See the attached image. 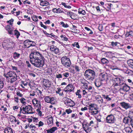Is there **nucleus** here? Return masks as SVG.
Listing matches in <instances>:
<instances>
[{
    "instance_id": "18",
    "label": "nucleus",
    "mask_w": 133,
    "mask_h": 133,
    "mask_svg": "<svg viewBox=\"0 0 133 133\" xmlns=\"http://www.w3.org/2000/svg\"><path fill=\"white\" fill-rule=\"evenodd\" d=\"M120 105L122 108L127 110L131 108V105L129 103L123 102L120 103Z\"/></svg>"
},
{
    "instance_id": "10",
    "label": "nucleus",
    "mask_w": 133,
    "mask_h": 133,
    "mask_svg": "<svg viewBox=\"0 0 133 133\" xmlns=\"http://www.w3.org/2000/svg\"><path fill=\"white\" fill-rule=\"evenodd\" d=\"M64 98L65 101L64 103L66 106L68 107H72L75 105V103L74 101L66 97H65Z\"/></svg>"
},
{
    "instance_id": "27",
    "label": "nucleus",
    "mask_w": 133,
    "mask_h": 133,
    "mask_svg": "<svg viewBox=\"0 0 133 133\" xmlns=\"http://www.w3.org/2000/svg\"><path fill=\"white\" fill-rule=\"evenodd\" d=\"M58 129L56 127H53L50 129L46 130V133H54L55 131L57 130Z\"/></svg>"
},
{
    "instance_id": "14",
    "label": "nucleus",
    "mask_w": 133,
    "mask_h": 133,
    "mask_svg": "<svg viewBox=\"0 0 133 133\" xmlns=\"http://www.w3.org/2000/svg\"><path fill=\"white\" fill-rule=\"evenodd\" d=\"M50 50L52 53L58 54L59 53V48L54 45H51L50 46Z\"/></svg>"
},
{
    "instance_id": "17",
    "label": "nucleus",
    "mask_w": 133,
    "mask_h": 133,
    "mask_svg": "<svg viewBox=\"0 0 133 133\" xmlns=\"http://www.w3.org/2000/svg\"><path fill=\"white\" fill-rule=\"evenodd\" d=\"M14 43H10L9 44L3 43L2 46L5 49L8 50L9 48L12 49L14 47Z\"/></svg>"
},
{
    "instance_id": "34",
    "label": "nucleus",
    "mask_w": 133,
    "mask_h": 133,
    "mask_svg": "<svg viewBox=\"0 0 133 133\" xmlns=\"http://www.w3.org/2000/svg\"><path fill=\"white\" fill-rule=\"evenodd\" d=\"M127 116L132 120L133 119V111H129L128 112Z\"/></svg>"
},
{
    "instance_id": "38",
    "label": "nucleus",
    "mask_w": 133,
    "mask_h": 133,
    "mask_svg": "<svg viewBox=\"0 0 133 133\" xmlns=\"http://www.w3.org/2000/svg\"><path fill=\"white\" fill-rule=\"evenodd\" d=\"M21 84L20 86L23 88H24L25 87L24 86H23V85L25 86H26L28 85V82L26 81H22L21 82Z\"/></svg>"
},
{
    "instance_id": "5",
    "label": "nucleus",
    "mask_w": 133,
    "mask_h": 133,
    "mask_svg": "<svg viewBox=\"0 0 133 133\" xmlns=\"http://www.w3.org/2000/svg\"><path fill=\"white\" fill-rule=\"evenodd\" d=\"M113 64L111 65H110V68L114 70H122L123 67L124 66L122 62L117 60L115 62H112Z\"/></svg>"
},
{
    "instance_id": "4",
    "label": "nucleus",
    "mask_w": 133,
    "mask_h": 133,
    "mask_svg": "<svg viewBox=\"0 0 133 133\" xmlns=\"http://www.w3.org/2000/svg\"><path fill=\"white\" fill-rule=\"evenodd\" d=\"M20 112L24 114H33L34 113L32 110V107L29 105L23 106L22 105L20 107Z\"/></svg>"
},
{
    "instance_id": "45",
    "label": "nucleus",
    "mask_w": 133,
    "mask_h": 133,
    "mask_svg": "<svg viewBox=\"0 0 133 133\" xmlns=\"http://www.w3.org/2000/svg\"><path fill=\"white\" fill-rule=\"evenodd\" d=\"M78 13L79 14H82L83 15L85 14V11L82 9H78Z\"/></svg>"
},
{
    "instance_id": "22",
    "label": "nucleus",
    "mask_w": 133,
    "mask_h": 133,
    "mask_svg": "<svg viewBox=\"0 0 133 133\" xmlns=\"http://www.w3.org/2000/svg\"><path fill=\"white\" fill-rule=\"evenodd\" d=\"M48 119L47 120L48 125H53V120L52 117L51 115H49L46 117Z\"/></svg>"
},
{
    "instance_id": "52",
    "label": "nucleus",
    "mask_w": 133,
    "mask_h": 133,
    "mask_svg": "<svg viewBox=\"0 0 133 133\" xmlns=\"http://www.w3.org/2000/svg\"><path fill=\"white\" fill-rule=\"evenodd\" d=\"M16 94L18 97H22L23 96V95L22 94L19 90H17Z\"/></svg>"
},
{
    "instance_id": "12",
    "label": "nucleus",
    "mask_w": 133,
    "mask_h": 133,
    "mask_svg": "<svg viewBox=\"0 0 133 133\" xmlns=\"http://www.w3.org/2000/svg\"><path fill=\"white\" fill-rule=\"evenodd\" d=\"M115 89L117 90H120L124 92H126L128 91L130 89V87L126 84H123L121 88L118 89L116 88L115 87Z\"/></svg>"
},
{
    "instance_id": "23",
    "label": "nucleus",
    "mask_w": 133,
    "mask_h": 133,
    "mask_svg": "<svg viewBox=\"0 0 133 133\" xmlns=\"http://www.w3.org/2000/svg\"><path fill=\"white\" fill-rule=\"evenodd\" d=\"M132 120L128 117H125L123 119V122L125 124L129 123L131 124Z\"/></svg>"
},
{
    "instance_id": "32",
    "label": "nucleus",
    "mask_w": 133,
    "mask_h": 133,
    "mask_svg": "<svg viewBox=\"0 0 133 133\" xmlns=\"http://www.w3.org/2000/svg\"><path fill=\"white\" fill-rule=\"evenodd\" d=\"M101 61L102 64H105L106 65L108 64L109 62V61L105 58H102Z\"/></svg>"
},
{
    "instance_id": "43",
    "label": "nucleus",
    "mask_w": 133,
    "mask_h": 133,
    "mask_svg": "<svg viewBox=\"0 0 133 133\" xmlns=\"http://www.w3.org/2000/svg\"><path fill=\"white\" fill-rule=\"evenodd\" d=\"M14 34L16 36L17 38H18L20 35V32L17 30H14Z\"/></svg>"
},
{
    "instance_id": "8",
    "label": "nucleus",
    "mask_w": 133,
    "mask_h": 133,
    "mask_svg": "<svg viewBox=\"0 0 133 133\" xmlns=\"http://www.w3.org/2000/svg\"><path fill=\"white\" fill-rule=\"evenodd\" d=\"M23 44L25 48H29L30 47L35 46L36 43L34 41H30L29 39L26 40L23 42Z\"/></svg>"
},
{
    "instance_id": "25",
    "label": "nucleus",
    "mask_w": 133,
    "mask_h": 133,
    "mask_svg": "<svg viewBox=\"0 0 133 133\" xmlns=\"http://www.w3.org/2000/svg\"><path fill=\"white\" fill-rule=\"evenodd\" d=\"M102 81L98 78H97L95 80L94 82L95 86L97 87H100L101 85Z\"/></svg>"
},
{
    "instance_id": "46",
    "label": "nucleus",
    "mask_w": 133,
    "mask_h": 133,
    "mask_svg": "<svg viewBox=\"0 0 133 133\" xmlns=\"http://www.w3.org/2000/svg\"><path fill=\"white\" fill-rule=\"evenodd\" d=\"M76 28V26L72 25V27L71 28V31L73 32L76 33L77 32V29Z\"/></svg>"
},
{
    "instance_id": "59",
    "label": "nucleus",
    "mask_w": 133,
    "mask_h": 133,
    "mask_svg": "<svg viewBox=\"0 0 133 133\" xmlns=\"http://www.w3.org/2000/svg\"><path fill=\"white\" fill-rule=\"evenodd\" d=\"M105 55L106 57L110 58L112 57V54L111 52H108L105 54Z\"/></svg>"
},
{
    "instance_id": "48",
    "label": "nucleus",
    "mask_w": 133,
    "mask_h": 133,
    "mask_svg": "<svg viewBox=\"0 0 133 133\" xmlns=\"http://www.w3.org/2000/svg\"><path fill=\"white\" fill-rule=\"evenodd\" d=\"M125 73L129 75H131L133 74L132 71L129 69H128L125 71Z\"/></svg>"
},
{
    "instance_id": "1",
    "label": "nucleus",
    "mask_w": 133,
    "mask_h": 133,
    "mask_svg": "<svg viewBox=\"0 0 133 133\" xmlns=\"http://www.w3.org/2000/svg\"><path fill=\"white\" fill-rule=\"evenodd\" d=\"M30 61L32 64L36 67H42L44 64V58L39 52L36 51L31 52L29 56Z\"/></svg>"
},
{
    "instance_id": "49",
    "label": "nucleus",
    "mask_w": 133,
    "mask_h": 133,
    "mask_svg": "<svg viewBox=\"0 0 133 133\" xmlns=\"http://www.w3.org/2000/svg\"><path fill=\"white\" fill-rule=\"evenodd\" d=\"M10 43H14L13 42L12 40L9 39H7L4 40L3 43H5L6 44H9Z\"/></svg>"
},
{
    "instance_id": "63",
    "label": "nucleus",
    "mask_w": 133,
    "mask_h": 133,
    "mask_svg": "<svg viewBox=\"0 0 133 133\" xmlns=\"http://www.w3.org/2000/svg\"><path fill=\"white\" fill-rule=\"evenodd\" d=\"M79 80L80 82L82 84L85 83L87 82V80L83 78L80 79Z\"/></svg>"
},
{
    "instance_id": "28",
    "label": "nucleus",
    "mask_w": 133,
    "mask_h": 133,
    "mask_svg": "<svg viewBox=\"0 0 133 133\" xmlns=\"http://www.w3.org/2000/svg\"><path fill=\"white\" fill-rule=\"evenodd\" d=\"M95 99L99 104H102L103 102V99L100 96H97L95 97Z\"/></svg>"
},
{
    "instance_id": "7",
    "label": "nucleus",
    "mask_w": 133,
    "mask_h": 133,
    "mask_svg": "<svg viewBox=\"0 0 133 133\" xmlns=\"http://www.w3.org/2000/svg\"><path fill=\"white\" fill-rule=\"evenodd\" d=\"M116 119L114 115L111 114L107 116L106 118V123L110 124H113L115 123Z\"/></svg>"
},
{
    "instance_id": "31",
    "label": "nucleus",
    "mask_w": 133,
    "mask_h": 133,
    "mask_svg": "<svg viewBox=\"0 0 133 133\" xmlns=\"http://www.w3.org/2000/svg\"><path fill=\"white\" fill-rule=\"evenodd\" d=\"M4 133H13L12 129L10 127H7L4 129Z\"/></svg>"
},
{
    "instance_id": "33",
    "label": "nucleus",
    "mask_w": 133,
    "mask_h": 133,
    "mask_svg": "<svg viewBox=\"0 0 133 133\" xmlns=\"http://www.w3.org/2000/svg\"><path fill=\"white\" fill-rule=\"evenodd\" d=\"M128 65L133 69V60L130 59L127 61Z\"/></svg>"
},
{
    "instance_id": "26",
    "label": "nucleus",
    "mask_w": 133,
    "mask_h": 133,
    "mask_svg": "<svg viewBox=\"0 0 133 133\" xmlns=\"http://www.w3.org/2000/svg\"><path fill=\"white\" fill-rule=\"evenodd\" d=\"M52 11L54 13L57 14L64 13V11L59 8L58 9L53 8L52 9Z\"/></svg>"
},
{
    "instance_id": "6",
    "label": "nucleus",
    "mask_w": 133,
    "mask_h": 133,
    "mask_svg": "<svg viewBox=\"0 0 133 133\" xmlns=\"http://www.w3.org/2000/svg\"><path fill=\"white\" fill-rule=\"evenodd\" d=\"M61 63L63 66L66 68H68L71 64L69 58L66 56H64L61 58Z\"/></svg>"
},
{
    "instance_id": "40",
    "label": "nucleus",
    "mask_w": 133,
    "mask_h": 133,
    "mask_svg": "<svg viewBox=\"0 0 133 133\" xmlns=\"http://www.w3.org/2000/svg\"><path fill=\"white\" fill-rule=\"evenodd\" d=\"M50 96H47L45 97L44 98V100L45 102L47 103H49V101L50 100Z\"/></svg>"
},
{
    "instance_id": "51",
    "label": "nucleus",
    "mask_w": 133,
    "mask_h": 133,
    "mask_svg": "<svg viewBox=\"0 0 133 133\" xmlns=\"http://www.w3.org/2000/svg\"><path fill=\"white\" fill-rule=\"evenodd\" d=\"M60 24L64 28H67L69 27V25L65 23L63 21H62L60 22Z\"/></svg>"
},
{
    "instance_id": "64",
    "label": "nucleus",
    "mask_w": 133,
    "mask_h": 133,
    "mask_svg": "<svg viewBox=\"0 0 133 133\" xmlns=\"http://www.w3.org/2000/svg\"><path fill=\"white\" fill-rule=\"evenodd\" d=\"M71 118L74 119H76L78 118V115L76 113L72 114L71 115Z\"/></svg>"
},
{
    "instance_id": "41",
    "label": "nucleus",
    "mask_w": 133,
    "mask_h": 133,
    "mask_svg": "<svg viewBox=\"0 0 133 133\" xmlns=\"http://www.w3.org/2000/svg\"><path fill=\"white\" fill-rule=\"evenodd\" d=\"M57 89V90L56 91V93L57 94H58L60 96H62L64 95V94L63 92H60L61 90L60 88H58Z\"/></svg>"
},
{
    "instance_id": "47",
    "label": "nucleus",
    "mask_w": 133,
    "mask_h": 133,
    "mask_svg": "<svg viewBox=\"0 0 133 133\" xmlns=\"http://www.w3.org/2000/svg\"><path fill=\"white\" fill-rule=\"evenodd\" d=\"M84 28L88 31V33L89 35L92 34H93V31L89 28L85 27Z\"/></svg>"
},
{
    "instance_id": "54",
    "label": "nucleus",
    "mask_w": 133,
    "mask_h": 133,
    "mask_svg": "<svg viewBox=\"0 0 133 133\" xmlns=\"http://www.w3.org/2000/svg\"><path fill=\"white\" fill-rule=\"evenodd\" d=\"M129 36H133V31H129L127 32L126 35V37H128Z\"/></svg>"
},
{
    "instance_id": "9",
    "label": "nucleus",
    "mask_w": 133,
    "mask_h": 133,
    "mask_svg": "<svg viewBox=\"0 0 133 133\" xmlns=\"http://www.w3.org/2000/svg\"><path fill=\"white\" fill-rule=\"evenodd\" d=\"M95 105L94 104L91 103L89 105V107L91 114L93 115L97 114L98 112V108L97 107H95Z\"/></svg>"
},
{
    "instance_id": "53",
    "label": "nucleus",
    "mask_w": 133,
    "mask_h": 133,
    "mask_svg": "<svg viewBox=\"0 0 133 133\" xmlns=\"http://www.w3.org/2000/svg\"><path fill=\"white\" fill-rule=\"evenodd\" d=\"M64 36L65 37H64L63 35H62L60 37L61 38L63 41H67L68 40V38L67 37H66L64 35Z\"/></svg>"
},
{
    "instance_id": "15",
    "label": "nucleus",
    "mask_w": 133,
    "mask_h": 133,
    "mask_svg": "<svg viewBox=\"0 0 133 133\" xmlns=\"http://www.w3.org/2000/svg\"><path fill=\"white\" fill-rule=\"evenodd\" d=\"M51 83L50 82L48 79H44L43 81V87L45 89H49L50 87Z\"/></svg>"
},
{
    "instance_id": "35",
    "label": "nucleus",
    "mask_w": 133,
    "mask_h": 133,
    "mask_svg": "<svg viewBox=\"0 0 133 133\" xmlns=\"http://www.w3.org/2000/svg\"><path fill=\"white\" fill-rule=\"evenodd\" d=\"M20 55V54L16 52L13 53V58L14 59H17L19 57Z\"/></svg>"
},
{
    "instance_id": "39",
    "label": "nucleus",
    "mask_w": 133,
    "mask_h": 133,
    "mask_svg": "<svg viewBox=\"0 0 133 133\" xmlns=\"http://www.w3.org/2000/svg\"><path fill=\"white\" fill-rule=\"evenodd\" d=\"M124 130L127 133H131L132 131L131 128L129 127H127L125 128Z\"/></svg>"
},
{
    "instance_id": "20",
    "label": "nucleus",
    "mask_w": 133,
    "mask_h": 133,
    "mask_svg": "<svg viewBox=\"0 0 133 133\" xmlns=\"http://www.w3.org/2000/svg\"><path fill=\"white\" fill-rule=\"evenodd\" d=\"M68 16H69L71 18L74 19H76L78 18V15L71 12H67V14H65Z\"/></svg>"
},
{
    "instance_id": "2",
    "label": "nucleus",
    "mask_w": 133,
    "mask_h": 133,
    "mask_svg": "<svg viewBox=\"0 0 133 133\" xmlns=\"http://www.w3.org/2000/svg\"><path fill=\"white\" fill-rule=\"evenodd\" d=\"M4 76L5 77L8 81L11 83H13L17 79V76L15 72L14 71H10L6 74H4Z\"/></svg>"
},
{
    "instance_id": "61",
    "label": "nucleus",
    "mask_w": 133,
    "mask_h": 133,
    "mask_svg": "<svg viewBox=\"0 0 133 133\" xmlns=\"http://www.w3.org/2000/svg\"><path fill=\"white\" fill-rule=\"evenodd\" d=\"M111 46L113 47L117 46L118 44V43L117 42H114L113 41L111 42Z\"/></svg>"
},
{
    "instance_id": "24",
    "label": "nucleus",
    "mask_w": 133,
    "mask_h": 133,
    "mask_svg": "<svg viewBox=\"0 0 133 133\" xmlns=\"http://www.w3.org/2000/svg\"><path fill=\"white\" fill-rule=\"evenodd\" d=\"M50 100L49 101V103L51 104H55L57 103V100L56 97L51 96Z\"/></svg>"
},
{
    "instance_id": "58",
    "label": "nucleus",
    "mask_w": 133,
    "mask_h": 133,
    "mask_svg": "<svg viewBox=\"0 0 133 133\" xmlns=\"http://www.w3.org/2000/svg\"><path fill=\"white\" fill-rule=\"evenodd\" d=\"M92 8H95L96 9L97 12L99 13L101 12V10H100L99 6H93Z\"/></svg>"
},
{
    "instance_id": "57",
    "label": "nucleus",
    "mask_w": 133,
    "mask_h": 133,
    "mask_svg": "<svg viewBox=\"0 0 133 133\" xmlns=\"http://www.w3.org/2000/svg\"><path fill=\"white\" fill-rule=\"evenodd\" d=\"M29 128L30 129H31V131H35L36 127L35 125H33L32 124H31L30 125Z\"/></svg>"
},
{
    "instance_id": "19",
    "label": "nucleus",
    "mask_w": 133,
    "mask_h": 133,
    "mask_svg": "<svg viewBox=\"0 0 133 133\" xmlns=\"http://www.w3.org/2000/svg\"><path fill=\"white\" fill-rule=\"evenodd\" d=\"M113 110L114 111V115H118L122 114L121 110H123L120 107H117L114 108Z\"/></svg>"
},
{
    "instance_id": "36",
    "label": "nucleus",
    "mask_w": 133,
    "mask_h": 133,
    "mask_svg": "<svg viewBox=\"0 0 133 133\" xmlns=\"http://www.w3.org/2000/svg\"><path fill=\"white\" fill-rule=\"evenodd\" d=\"M43 32L45 34H46V35H47V36H48V37H49L51 38V36H50L48 35H50L51 36L55 38H56L57 37V36L56 35H54L53 34V33H51L50 34H49L48 33L46 32V31H45L43 30Z\"/></svg>"
},
{
    "instance_id": "13",
    "label": "nucleus",
    "mask_w": 133,
    "mask_h": 133,
    "mask_svg": "<svg viewBox=\"0 0 133 133\" xmlns=\"http://www.w3.org/2000/svg\"><path fill=\"white\" fill-rule=\"evenodd\" d=\"M75 87L72 84H68L65 88L63 90V91L66 92H70L73 90H74Z\"/></svg>"
},
{
    "instance_id": "16",
    "label": "nucleus",
    "mask_w": 133,
    "mask_h": 133,
    "mask_svg": "<svg viewBox=\"0 0 133 133\" xmlns=\"http://www.w3.org/2000/svg\"><path fill=\"white\" fill-rule=\"evenodd\" d=\"M90 126L86 123L85 124H82L83 129L87 133L90 132L92 130L91 127Z\"/></svg>"
},
{
    "instance_id": "60",
    "label": "nucleus",
    "mask_w": 133,
    "mask_h": 133,
    "mask_svg": "<svg viewBox=\"0 0 133 133\" xmlns=\"http://www.w3.org/2000/svg\"><path fill=\"white\" fill-rule=\"evenodd\" d=\"M75 69L76 72H79L80 71L81 68L80 67H79L78 66L75 65Z\"/></svg>"
},
{
    "instance_id": "50",
    "label": "nucleus",
    "mask_w": 133,
    "mask_h": 133,
    "mask_svg": "<svg viewBox=\"0 0 133 133\" xmlns=\"http://www.w3.org/2000/svg\"><path fill=\"white\" fill-rule=\"evenodd\" d=\"M36 92L38 95H42V92L40 90H39L38 88H37L35 90Z\"/></svg>"
},
{
    "instance_id": "29",
    "label": "nucleus",
    "mask_w": 133,
    "mask_h": 133,
    "mask_svg": "<svg viewBox=\"0 0 133 133\" xmlns=\"http://www.w3.org/2000/svg\"><path fill=\"white\" fill-rule=\"evenodd\" d=\"M39 1H40V4L41 6H48L50 5L49 3L46 1L41 0H39Z\"/></svg>"
},
{
    "instance_id": "30",
    "label": "nucleus",
    "mask_w": 133,
    "mask_h": 133,
    "mask_svg": "<svg viewBox=\"0 0 133 133\" xmlns=\"http://www.w3.org/2000/svg\"><path fill=\"white\" fill-rule=\"evenodd\" d=\"M61 73L62 74V76H64L65 78H63V79H65L66 78L69 77L70 76V73L68 72H66L64 71L61 72Z\"/></svg>"
},
{
    "instance_id": "44",
    "label": "nucleus",
    "mask_w": 133,
    "mask_h": 133,
    "mask_svg": "<svg viewBox=\"0 0 133 133\" xmlns=\"http://www.w3.org/2000/svg\"><path fill=\"white\" fill-rule=\"evenodd\" d=\"M95 122H94L93 121H91L89 123H86L87 124H88V125L91 126L92 127H94L95 125Z\"/></svg>"
},
{
    "instance_id": "21",
    "label": "nucleus",
    "mask_w": 133,
    "mask_h": 133,
    "mask_svg": "<svg viewBox=\"0 0 133 133\" xmlns=\"http://www.w3.org/2000/svg\"><path fill=\"white\" fill-rule=\"evenodd\" d=\"M108 77V76L107 75L101 73L99 75V77L98 78L102 81H106Z\"/></svg>"
},
{
    "instance_id": "56",
    "label": "nucleus",
    "mask_w": 133,
    "mask_h": 133,
    "mask_svg": "<svg viewBox=\"0 0 133 133\" xmlns=\"http://www.w3.org/2000/svg\"><path fill=\"white\" fill-rule=\"evenodd\" d=\"M92 87L91 85H89L87 87V88L86 89H87L88 92L92 93Z\"/></svg>"
},
{
    "instance_id": "42",
    "label": "nucleus",
    "mask_w": 133,
    "mask_h": 133,
    "mask_svg": "<svg viewBox=\"0 0 133 133\" xmlns=\"http://www.w3.org/2000/svg\"><path fill=\"white\" fill-rule=\"evenodd\" d=\"M81 91L79 89L77 90V91L75 92L76 95V96H78L77 98H81L82 97V96L80 93L81 92Z\"/></svg>"
},
{
    "instance_id": "55",
    "label": "nucleus",
    "mask_w": 133,
    "mask_h": 133,
    "mask_svg": "<svg viewBox=\"0 0 133 133\" xmlns=\"http://www.w3.org/2000/svg\"><path fill=\"white\" fill-rule=\"evenodd\" d=\"M72 45L73 47L76 46V47L78 49H79L80 48L79 46L78 42H75L74 43L72 44Z\"/></svg>"
},
{
    "instance_id": "3",
    "label": "nucleus",
    "mask_w": 133,
    "mask_h": 133,
    "mask_svg": "<svg viewBox=\"0 0 133 133\" xmlns=\"http://www.w3.org/2000/svg\"><path fill=\"white\" fill-rule=\"evenodd\" d=\"M84 76L86 79L92 81L95 77V72L93 70L88 69L85 71Z\"/></svg>"
},
{
    "instance_id": "62",
    "label": "nucleus",
    "mask_w": 133,
    "mask_h": 133,
    "mask_svg": "<svg viewBox=\"0 0 133 133\" xmlns=\"http://www.w3.org/2000/svg\"><path fill=\"white\" fill-rule=\"evenodd\" d=\"M41 104H39V105L38 106L34 107V108L35 109H36V111H37V110H41Z\"/></svg>"
},
{
    "instance_id": "11",
    "label": "nucleus",
    "mask_w": 133,
    "mask_h": 133,
    "mask_svg": "<svg viewBox=\"0 0 133 133\" xmlns=\"http://www.w3.org/2000/svg\"><path fill=\"white\" fill-rule=\"evenodd\" d=\"M111 81L113 83V85L115 87L121 83V80L118 76H116L112 78Z\"/></svg>"
},
{
    "instance_id": "37",
    "label": "nucleus",
    "mask_w": 133,
    "mask_h": 133,
    "mask_svg": "<svg viewBox=\"0 0 133 133\" xmlns=\"http://www.w3.org/2000/svg\"><path fill=\"white\" fill-rule=\"evenodd\" d=\"M23 106L25 105L26 104V99H25L23 97H22L21 98H19Z\"/></svg>"
}]
</instances>
